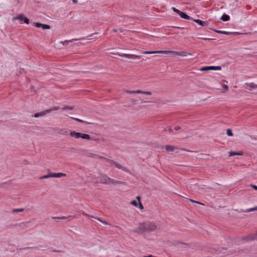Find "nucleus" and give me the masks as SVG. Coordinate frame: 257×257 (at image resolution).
Wrapping results in <instances>:
<instances>
[{"label": "nucleus", "mask_w": 257, "mask_h": 257, "mask_svg": "<svg viewBox=\"0 0 257 257\" xmlns=\"http://www.w3.org/2000/svg\"><path fill=\"white\" fill-rule=\"evenodd\" d=\"M157 228V225L153 222L145 221L140 223L138 227L133 230V232L138 234L149 233L155 231Z\"/></svg>", "instance_id": "1"}, {"label": "nucleus", "mask_w": 257, "mask_h": 257, "mask_svg": "<svg viewBox=\"0 0 257 257\" xmlns=\"http://www.w3.org/2000/svg\"><path fill=\"white\" fill-rule=\"evenodd\" d=\"M144 53L146 54H165L174 53L178 56L182 57L187 56V53L184 51H145Z\"/></svg>", "instance_id": "2"}, {"label": "nucleus", "mask_w": 257, "mask_h": 257, "mask_svg": "<svg viewBox=\"0 0 257 257\" xmlns=\"http://www.w3.org/2000/svg\"><path fill=\"white\" fill-rule=\"evenodd\" d=\"M99 177L100 183L102 184H107L110 183L121 184L123 183L120 181H115L114 180L108 177L104 174H101Z\"/></svg>", "instance_id": "3"}, {"label": "nucleus", "mask_w": 257, "mask_h": 257, "mask_svg": "<svg viewBox=\"0 0 257 257\" xmlns=\"http://www.w3.org/2000/svg\"><path fill=\"white\" fill-rule=\"evenodd\" d=\"M59 109H60V108L58 106H53L51 108L46 109L44 111H42V112H38V113H36L34 114V117H38L40 116H43L45 115V114H46L47 113H50L53 111L57 110Z\"/></svg>", "instance_id": "4"}, {"label": "nucleus", "mask_w": 257, "mask_h": 257, "mask_svg": "<svg viewBox=\"0 0 257 257\" xmlns=\"http://www.w3.org/2000/svg\"><path fill=\"white\" fill-rule=\"evenodd\" d=\"M110 163L111 166H114L117 169H121L123 171L131 173V172L129 170H128L126 168H125L124 166H123L121 164L117 163L116 162H114L113 161H111Z\"/></svg>", "instance_id": "5"}, {"label": "nucleus", "mask_w": 257, "mask_h": 257, "mask_svg": "<svg viewBox=\"0 0 257 257\" xmlns=\"http://www.w3.org/2000/svg\"><path fill=\"white\" fill-rule=\"evenodd\" d=\"M221 69V66H205L201 67L200 69V70L201 71H208V70H220Z\"/></svg>", "instance_id": "6"}, {"label": "nucleus", "mask_w": 257, "mask_h": 257, "mask_svg": "<svg viewBox=\"0 0 257 257\" xmlns=\"http://www.w3.org/2000/svg\"><path fill=\"white\" fill-rule=\"evenodd\" d=\"M125 92L128 94H144L147 95H151L152 92L150 91H143L141 90H137V91H131V90H126Z\"/></svg>", "instance_id": "7"}, {"label": "nucleus", "mask_w": 257, "mask_h": 257, "mask_svg": "<svg viewBox=\"0 0 257 257\" xmlns=\"http://www.w3.org/2000/svg\"><path fill=\"white\" fill-rule=\"evenodd\" d=\"M242 239H245L246 240H257V231L256 233L250 234L247 236L242 238Z\"/></svg>", "instance_id": "8"}, {"label": "nucleus", "mask_w": 257, "mask_h": 257, "mask_svg": "<svg viewBox=\"0 0 257 257\" xmlns=\"http://www.w3.org/2000/svg\"><path fill=\"white\" fill-rule=\"evenodd\" d=\"M119 55L121 57H125L128 58H131V59H137V58H140L141 57V56L140 55H136L134 54H119Z\"/></svg>", "instance_id": "9"}, {"label": "nucleus", "mask_w": 257, "mask_h": 257, "mask_svg": "<svg viewBox=\"0 0 257 257\" xmlns=\"http://www.w3.org/2000/svg\"><path fill=\"white\" fill-rule=\"evenodd\" d=\"M15 19L24 21L25 23L28 24L29 23V20L23 14L19 15L18 17Z\"/></svg>", "instance_id": "10"}, {"label": "nucleus", "mask_w": 257, "mask_h": 257, "mask_svg": "<svg viewBox=\"0 0 257 257\" xmlns=\"http://www.w3.org/2000/svg\"><path fill=\"white\" fill-rule=\"evenodd\" d=\"M36 27L37 28L42 27L43 30L50 29V26L48 25L41 24L39 22L34 23Z\"/></svg>", "instance_id": "11"}, {"label": "nucleus", "mask_w": 257, "mask_h": 257, "mask_svg": "<svg viewBox=\"0 0 257 257\" xmlns=\"http://www.w3.org/2000/svg\"><path fill=\"white\" fill-rule=\"evenodd\" d=\"M245 87L246 88H248L250 90H251L253 89H255V88H257V84H255L253 82L246 83L245 84Z\"/></svg>", "instance_id": "12"}, {"label": "nucleus", "mask_w": 257, "mask_h": 257, "mask_svg": "<svg viewBox=\"0 0 257 257\" xmlns=\"http://www.w3.org/2000/svg\"><path fill=\"white\" fill-rule=\"evenodd\" d=\"M82 134L80 133H77L74 131H72L70 133V136L75 138L78 139L81 138Z\"/></svg>", "instance_id": "13"}, {"label": "nucleus", "mask_w": 257, "mask_h": 257, "mask_svg": "<svg viewBox=\"0 0 257 257\" xmlns=\"http://www.w3.org/2000/svg\"><path fill=\"white\" fill-rule=\"evenodd\" d=\"M51 177L59 178L63 176H65L66 174L62 173H51Z\"/></svg>", "instance_id": "14"}, {"label": "nucleus", "mask_w": 257, "mask_h": 257, "mask_svg": "<svg viewBox=\"0 0 257 257\" xmlns=\"http://www.w3.org/2000/svg\"><path fill=\"white\" fill-rule=\"evenodd\" d=\"M179 16L181 18L186 19V20H190V19H192L190 16H188L186 13L184 12H182L179 14Z\"/></svg>", "instance_id": "15"}, {"label": "nucleus", "mask_w": 257, "mask_h": 257, "mask_svg": "<svg viewBox=\"0 0 257 257\" xmlns=\"http://www.w3.org/2000/svg\"><path fill=\"white\" fill-rule=\"evenodd\" d=\"M194 22L198 24L199 25L204 27L207 26V22L202 21L200 20L197 19V20H193Z\"/></svg>", "instance_id": "16"}, {"label": "nucleus", "mask_w": 257, "mask_h": 257, "mask_svg": "<svg viewBox=\"0 0 257 257\" xmlns=\"http://www.w3.org/2000/svg\"><path fill=\"white\" fill-rule=\"evenodd\" d=\"M225 250H226V249H225L224 248H221L218 249L216 251H217V253H218V254H220L222 255H225L227 254Z\"/></svg>", "instance_id": "17"}, {"label": "nucleus", "mask_w": 257, "mask_h": 257, "mask_svg": "<svg viewBox=\"0 0 257 257\" xmlns=\"http://www.w3.org/2000/svg\"><path fill=\"white\" fill-rule=\"evenodd\" d=\"M176 148L171 145H167L165 147V149L168 152H173Z\"/></svg>", "instance_id": "18"}, {"label": "nucleus", "mask_w": 257, "mask_h": 257, "mask_svg": "<svg viewBox=\"0 0 257 257\" xmlns=\"http://www.w3.org/2000/svg\"><path fill=\"white\" fill-rule=\"evenodd\" d=\"M221 19L223 21H225V22H226V21H228L230 19V17L229 16H228L227 15L225 14H224L221 18Z\"/></svg>", "instance_id": "19"}, {"label": "nucleus", "mask_w": 257, "mask_h": 257, "mask_svg": "<svg viewBox=\"0 0 257 257\" xmlns=\"http://www.w3.org/2000/svg\"><path fill=\"white\" fill-rule=\"evenodd\" d=\"M30 223V222H22L20 224V226L23 228V229H25L26 228H27V227L28 226V224H29Z\"/></svg>", "instance_id": "20"}, {"label": "nucleus", "mask_w": 257, "mask_h": 257, "mask_svg": "<svg viewBox=\"0 0 257 257\" xmlns=\"http://www.w3.org/2000/svg\"><path fill=\"white\" fill-rule=\"evenodd\" d=\"M214 31L217 33L225 34V35H229L231 34L230 32H226V31H222L220 30H214Z\"/></svg>", "instance_id": "21"}, {"label": "nucleus", "mask_w": 257, "mask_h": 257, "mask_svg": "<svg viewBox=\"0 0 257 257\" xmlns=\"http://www.w3.org/2000/svg\"><path fill=\"white\" fill-rule=\"evenodd\" d=\"M81 138L83 139H86L87 140H89L90 139V136L89 135L85 134H82Z\"/></svg>", "instance_id": "22"}, {"label": "nucleus", "mask_w": 257, "mask_h": 257, "mask_svg": "<svg viewBox=\"0 0 257 257\" xmlns=\"http://www.w3.org/2000/svg\"><path fill=\"white\" fill-rule=\"evenodd\" d=\"M94 218H95L96 219H97L98 220L100 221V222H101L102 223H104L105 225L109 224L106 221H105L104 220H102L100 218H99V217H94Z\"/></svg>", "instance_id": "23"}, {"label": "nucleus", "mask_w": 257, "mask_h": 257, "mask_svg": "<svg viewBox=\"0 0 257 257\" xmlns=\"http://www.w3.org/2000/svg\"><path fill=\"white\" fill-rule=\"evenodd\" d=\"M70 217H71L70 216H69L68 217H66L65 216H60V217H53L52 218L53 219L59 218V219H64L69 218Z\"/></svg>", "instance_id": "24"}, {"label": "nucleus", "mask_w": 257, "mask_h": 257, "mask_svg": "<svg viewBox=\"0 0 257 257\" xmlns=\"http://www.w3.org/2000/svg\"><path fill=\"white\" fill-rule=\"evenodd\" d=\"M77 40L78 39H73L72 40H69V41L66 40L64 42H61V43H62L63 45H67L69 43L72 42L73 40Z\"/></svg>", "instance_id": "25"}, {"label": "nucleus", "mask_w": 257, "mask_h": 257, "mask_svg": "<svg viewBox=\"0 0 257 257\" xmlns=\"http://www.w3.org/2000/svg\"><path fill=\"white\" fill-rule=\"evenodd\" d=\"M226 133H227V135L228 136H233V133L232 132V131L231 129H227V131H226Z\"/></svg>", "instance_id": "26"}, {"label": "nucleus", "mask_w": 257, "mask_h": 257, "mask_svg": "<svg viewBox=\"0 0 257 257\" xmlns=\"http://www.w3.org/2000/svg\"><path fill=\"white\" fill-rule=\"evenodd\" d=\"M51 177V174H49L48 175L42 176L40 177V179H47L48 178Z\"/></svg>", "instance_id": "27"}, {"label": "nucleus", "mask_w": 257, "mask_h": 257, "mask_svg": "<svg viewBox=\"0 0 257 257\" xmlns=\"http://www.w3.org/2000/svg\"><path fill=\"white\" fill-rule=\"evenodd\" d=\"M24 211L23 208H18V209H15L13 210L14 212H22Z\"/></svg>", "instance_id": "28"}, {"label": "nucleus", "mask_w": 257, "mask_h": 257, "mask_svg": "<svg viewBox=\"0 0 257 257\" xmlns=\"http://www.w3.org/2000/svg\"><path fill=\"white\" fill-rule=\"evenodd\" d=\"M172 10L175 13H176L177 14H178V15H179L180 13H181V11H179V10L177 9L176 8H174V7H173L172 8Z\"/></svg>", "instance_id": "29"}, {"label": "nucleus", "mask_w": 257, "mask_h": 257, "mask_svg": "<svg viewBox=\"0 0 257 257\" xmlns=\"http://www.w3.org/2000/svg\"><path fill=\"white\" fill-rule=\"evenodd\" d=\"M228 86L226 85H223L222 92H226L228 90Z\"/></svg>", "instance_id": "30"}, {"label": "nucleus", "mask_w": 257, "mask_h": 257, "mask_svg": "<svg viewBox=\"0 0 257 257\" xmlns=\"http://www.w3.org/2000/svg\"><path fill=\"white\" fill-rule=\"evenodd\" d=\"M254 210H257V206L253 207V208H250L249 209L247 210L246 211V212H250V211H254Z\"/></svg>", "instance_id": "31"}, {"label": "nucleus", "mask_w": 257, "mask_h": 257, "mask_svg": "<svg viewBox=\"0 0 257 257\" xmlns=\"http://www.w3.org/2000/svg\"><path fill=\"white\" fill-rule=\"evenodd\" d=\"M113 31L114 32H120V33H122L123 32V30L122 29H113Z\"/></svg>", "instance_id": "32"}, {"label": "nucleus", "mask_w": 257, "mask_h": 257, "mask_svg": "<svg viewBox=\"0 0 257 257\" xmlns=\"http://www.w3.org/2000/svg\"><path fill=\"white\" fill-rule=\"evenodd\" d=\"M131 204L135 206H138V203L137 202V201L136 200H133L131 202Z\"/></svg>", "instance_id": "33"}, {"label": "nucleus", "mask_w": 257, "mask_h": 257, "mask_svg": "<svg viewBox=\"0 0 257 257\" xmlns=\"http://www.w3.org/2000/svg\"><path fill=\"white\" fill-rule=\"evenodd\" d=\"M188 200L192 202V203H197V204H202V203H200L199 202H198V201H195L194 200H192V199H188Z\"/></svg>", "instance_id": "34"}, {"label": "nucleus", "mask_w": 257, "mask_h": 257, "mask_svg": "<svg viewBox=\"0 0 257 257\" xmlns=\"http://www.w3.org/2000/svg\"><path fill=\"white\" fill-rule=\"evenodd\" d=\"M237 155V152H229V156H233Z\"/></svg>", "instance_id": "35"}, {"label": "nucleus", "mask_w": 257, "mask_h": 257, "mask_svg": "<svg viewBox=\"0 0 257 257\" xmlns=\"http://www.w3.org/2000/svg\"><path fill=\"white\" fill-rule=\"evenodd\" d=\"M72 119L75 120L76 121L79 122H83V121L81 119H80L79 118H74V117H71Z\"/></svg>", "instance_id": "36"}, {"label": "nucleus", "mask_w": 257, "mask_h": 257, "mask_svg": "<svg viewBox=\"0 0 257 257\" xmlns=\"http://www.w3.org/2000/svg\"><path fill=\"white\" fill-rule=\"evenodd\" d=\"M82 214H83V215H85V216H88V217H91V218H94V216H92V215H89V214H87V213H85V212H83V213H82Z\"/></svg>", "instance_id": "37"}, {"label": "nucleus", "mask_w": 257, "mask_h": 257, "mask_svg": "<svg viewBox=\"0 0 257 257\" xmlns=\"http://www.w3.org/2000/svg\"><path fill=\"white\" fill-rule=\"evenodd\" d=\"M64 110H66V109H68V110H72L73 109V108L71 106H66L64 108Z\"/></svg>", "instance_id": "38"}, {"label": "nucleus", "mask_w": 257, "mask_h": 257, "mask_svg": "<svg viewBox=\"0 0 257 257\" xmlns=\"http://www.w3.org/2000/svg\"><path fill=\"white\" fill-rule=\"evenodd\" d=\"M250 186L252 188L254 189V190H257V186L251 184V185H250Z\"/></svg>", "instance_id": "39"}, {"label": "nucleus", "mask_w": 257, "mask_h": 257, "mask_svg": "<svg viewBox=\"0 0 257 257\" xmlns=\"http://www.w3.org/2000/svg\"><path fill=\"white\" fill-rule=\"evenodd\" d=\"M139 208L141 209H143L144 208V207L142 205V204L141 203V201H140V203H139Z\"/></svg>", "instance_id": "40"}, {"label": "nucleus", "mask_w": 257, "mask_h": 257, "mask_svg": "<svg viewBox=\"0 0 257 257\" xmlns=\"http://www.w3.org/2000/svg\"><path fill=\"white\" fill-rule=\"evenodd\" d=\"M236 152H237V155H242L243 154V153L241 151Z\"/></svg>", "instance_id": "41"}, {"label": "nucleus", "mask_w": 257, "mask_h": 257, "mask_svg": "<svg viewBox=\"0 0 257 257\" xmlns=\"http://www.w3.org/2000/svg\"><path fill=\"white\" fill-rule=\"evenodd\" d=\"M175 130L178 131L181 129V127L180 126H176L174 128Z\"/></svg>", "instance_id": "42"}, {"label": "nucleus", "mask_w": 257, "mask_h": 257, "mask_svg": "<svg viewBox=\"0 0 257 257\" xmlns=\"http://www.w3.org/2000/svg\"><path fill=\"white\" fill-rule=\"evenodd\" d=\"M137 199L139 200V202L141 201V197L140 196H137Z\"/></svg>", "instance_id": "43"}, {"label": "nucleus", "mask_w": 257, "mask_h": 257, "mask_svg": "<svg viewBox=\"0 0 257 257\" xmlns=\"http://www.w3.org/2000/svg\"><path fill=\"white\" fill-rule=\"evenodd\" d=\"M53 251L54 252H61L62 251V250H53Z\"/></svg>", "instance_id": "44"}, {"label": "nucleus", "mask_w": 257, "mask_h": 257, "mask_svg": "<svg viewBox=\"0 0 257 257\" xmlns=\"http://www.w3.org/2000/svg\"><path fill=\"white\" fill-rule=\"evenodd\" d=\"M73 3L74 4H77V0H73Z\"/></svg>", "instance_id": "45"}, {"label": "nucleus", "mask_w": 257, "mask_h": 257, "mask_svg": "<svg viewBox=\"0 0 257 257\" xmlns=\"http://www.w3.org/2000/svg\"><path fill=\"white\" fill-rule=\"evenodd\" d=\"M168 131H169V132H170V133H172V132H173V130H172V128H169Z\"/></svg>", "instance_id": "46"}, {"label": "nucleus", "mask_w": 257, "mask_h": 257, "mask_svg": "<svg viewBox=\"0 0 257 257\" xmlns=\"http://www.w3.org/2000/svg\"><path fill=\"white\" fill-rule=\"evenodd\" d=\"M182 150L185 151H187V152H190V151L187 150H186V149H182Z\"/></svg>", "instance_id": "47"}, {"label": "nucleus", "mask_w": 257, "mask_h": 257, "mask_svg": "<svg viewBox=\"0 0 257 257\" xmlns=\"http://www.w3.org/2000/svg\"><path fill=\"white\" fill-rule=\"evenodd\" d=\"M144 257H154V256H152V255H148V256H145Z\"/></svg>", "instance_id": "48"}, {"label": "nucleus", "mask_w": 257, "mask_h": 257, "mask_svg": "<svg viewBox=\"0 0 257 257\" xmlns=\"http://www.w3.org/2000/svg\"><path fill=\"white\" fill-rule=\"evenodd\" d=\"M204 40H212L211 39L203 38Z\"/></svg>", "instance_id": "49"}, {"label": "nucleus", "mask_w": 257, "mask_h": 257, "mask_svg": "<svg viewBox=\"0 0 257 257\" xmlns=\"http://www.w3.org/2000/svg\"><path fill=\"white\" fill-rule=\"evenodd\" d=\"M247 8L248 9H249L250 8V6H247Z\"/></svg>", "instance_id": "50"}, {"label": "nucleus", "mask_w": 257, "mask_h": 257, "mask_svg": "<svg viewBox=\"0 0 257 257\" xmlns=\"http://www.w3.org/2000/svg\"><path fill=\"white\" fill-rule=\"evenodd\" d=\"M175 28H177V27H175ZM177 28H179V29H183V28H181V27H177Z\"/></svg>", "instance_id": "51"}, {"label": "nucleus", "mask_w": 257, "mask_h": 257, "mask_svg": "<svg viewBox=\"0 0 257 257\" xmlns=\"http://www.w3.org/2000/svg\"><path fill=\"white\" fill-rule=\"evenodd\" d=\"M189 55H191L192 54L191 53H188Z\"/></svg>", "instance_id": "52"}, {"label": "nucleus", "mask_w": 257, "mask_h": 257, "mask_svg": "<svg viewBox=\"0 0 257 257\" xmlns=\"http://www.w3.org/2000/svg\"><path fill=\"white\" fill-rule=\"evenodd\" d=\"M144 102H148V101H144Z\"/></svg>", "instance_id": "53"}]
</instances>
